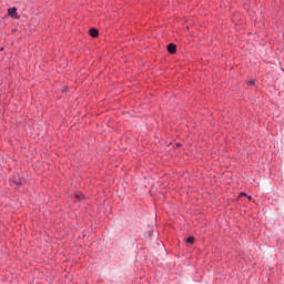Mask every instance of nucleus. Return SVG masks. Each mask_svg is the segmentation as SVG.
Segmentation results:
<instances>
[{"label":"nucleus","mask_w":284,"mask_h":284,"mask_svg":"<svg viewBox=\"0 0 284 284\" xmlns=\"http://www.w3.org/2000/svg\"><path fill=\"white\" fill-rule=\"evenodd\" d=\"M248 200H252V196H248Z\"/></svg>","instance_id":"9"},{"label":"nucleus","mask_w":284,"mask_h":284,"mask_svg":"<svg viewBox=\"0 0 284 284\" xmlns=\"http://www.w3.org/2000/svg\"><path fill=\"white\" fill-rule=\"evenodd\" d=\"M89 34L93 37V39H97V37H99V30L90 29Z\"/></svg>","instance_id":"4"},{"label":"nucleus","mask_w":284,"mask_h":284,"mask_svg":"<svg viewBox=\"0 0 284 284\" xmlns=\"http://www.w3.org/2000/svg\"><path fill=\"white\" fill-rule=\"evenodd\" d=\"M75 199L77 201H83V193H77Z\"/></svg>","instance_id":"5"},{"label":"nucleus","mask_w":284,"mask_h":284,"mask_svg":"<svg viewBox=\"0 0 284 284\" xmlns=\"http://www.w3.org/2000/svg\"><path fill=\"white\" fill-rule=\"evenodd\" d=\"M8 14H9V17H12L13 19H19V14H17V8H10L9 10H8Z\"/></svg>","instance_id":"2"},{"label":"nucleus","mask_w":284,"mask_h":284,"mask_svg":"<svg viewBox=\"0 0 284 284\" xmlns=\"http://www.w3.org/2000/svg\"><path fill=\"white\" fill-rule=\"evenodd\" d=\"M248 83H250V85H254L255 81L251 80Z\"/></svg>","instance_id":"7"},{"label":"nucleus","mask_w":284,"mask_h":284,"mask_svg":"<svg viewBox=\"0 0 284 284\" xmlns=\"http://www.w3.org/2000/svg\"><path fill=\"white\" fill-rule=\"evenodd\" d=\"M166 50H168V52H170V54H176V44L170 43V44L166 47Z\"/></svg>","instance_id":"3"},{"label":"nucleus","mask_w":284,"mask_h":284,"mask_svg":"<svg viewBox=\"0 0 284 284\" xmlns=\"http://www.w3.org/2000/svg\"><path fill=\"white\" fill-rule=\"evenodd\" d=\"M10 183L12 186L16 185V187H17V186L21 185V183H23V180H21V175L16 174V175H13L12 179H10Z\"/></svg>","instance_id":"1"},{"label":"nucleus","mask_w":284,"mask_h":284,"mask_svg":"<svg viewBox=\"0 0 284 284\" xmlns=\"http://www.w3.org/2000/svg\"><path fill=\"white\" fill-rule=\"evenodd\" d=\"M186 243H190V244L194 243V236L187 237Z\"/></svg>","instance_id":"6"},{"label":"nucleus","mask_w":284,"mask_h":284,"mask_svg":"<svg viewBox=\"0 0 284 284\" xmlns=\"http://www.w3.org/2000/svg\"><path fill=\"white\" fill-rule=\"evenodd\" d=\"M240 196H246V194L245 193H241Z\"/></svg>","instance_id":"8"}]
</instances>
